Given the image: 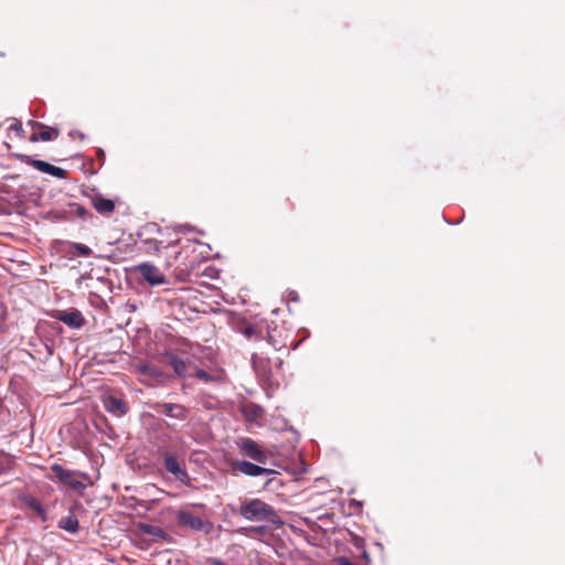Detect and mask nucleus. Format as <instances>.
Instances as JSON below:
<instances>
[{"label":"nucleus","instance_id":"13","mask_svg":"<svg viewBox=\"0 0 565 565\" xmlns=\"http://www.w3.org/2000/svg\"><path fill=\"white\" fill-rule=\"evenodd\" d=\"M104 406L108 413H110L117 417H121V416L126 415L128 412V407H127V404L125 403V401L121 398H118L116 396H111V395L107 396L104 399Z\"/></svg>","mask_w":565,"mask_h":565},{"label":"nucleus","instance_id":"5","mask_svg":"<svg viewBox=\"0 0 565 565\" xmlns=\"http://www.w3.org/2000/svg\"><path fill=\"white\" fill-rule=\"evenodd\" d=\"M239 452L254 460L257 463L266 465L268 461V455L259 447V445L252 438L244 437L236 443Z\"/></svg>","mask_w":565,"mask_h":565},{"label":"nucleus","instance_id":"29","mask_svg":"<svg viewBox=\"0 0 565 565\" xmlns=\"http://www.w3.org/2000/svg\"><path fill=\"white\" fill-rule=\"evenodd\" d=\"M210 563H211L212 565H226L224 562H222V561H221V559H218V558H211V559H210Z\"/></svg>","mask_w":565,"mask_h":565},{"label":"nucleus","instance_id":"23","mask_svg":"<svg viewBox=\"0 0 565 565\" xmlns=\"http://www.w3.org/2000/svg\"><path fill=\"white\" fill-rule=\"evenodd\" d=\"M74 212L76 213V215L81 218H86L88 215H90V213L82 205L79 204H74Z\"/></svg>","mask_w":565,"mask_h":565},{"label":"nucleus","instance_id":"17","mask_svg":"<svg viewBox=\"0 0 565 565\" xmlns=\"http://www.w3.org/2000/svg\"><path fill=\"white\" fill-rule=\"evenodd\" d=\"M137 370H138L139 374L147 376L149 379H152V380H159L163 376V372L159 367H157L152 364H148V363L140 364V365H138Z\"/></svg>","mask_w":565,"mask_h":565},{"label":"nucleus","instance_id":"33","mask_svg":"<svg viewBox=\"0 0 565 565\" xmlns=\"http://www.w3.org/2000/svg\"><path fill=\"white\" fill-rule=\"evenodd\" d=\"M3 321H4V319H3V318H0V333L4 332V324H3Z\"/></svg>","mask_w":565,"mask_h":565},{"label":"nucleus","instance_id":"1","mask_svg":"<svg viewBox=\"0 0 565 565\" xmlns=\"http://www.w3.org/2000/svg\"><path fill=\"white\" fill-rule=\"evenodd\" d=\"M232 469L248 477H266V481L263 486L265 490L277 491L284 486L282 481L278 478L280 473L277 470L247 460L234 461Z\"/></svg>","mask_w":565,"mask_h":565},{"label":"nucleus","instance_id":"19","mask_svg":"<svg viewBox=\"0 0 565 565\" xmlns=\"http://www.w3.org/2000/svg\"><path fill=\"white\" fill-rule=\"evenodd\" d=\"M153 235H162V230L157 223H148L137 233V236L141 241L146 237H152Z\"/></svg>","mask_w":565,"mask_h":565},{"label":"nucleus","instance_id":"18","mask_svg":"<svg viewBox=\"0 0 565 565\" xmlns=\"http://www.w3.org/2000/svg\"><path fill=\"white\" fill-rule=\"evenodd\" d=\"M60 320L72 328H79L82 326V317L78 311H65L60 317Z\"/></svg>","mask_w":565,"mask_h":565},{"label":"nucleus","instance_id":"11","mask_svg":"<svg viewBox=\"0 0 565 565\" xmlns=\"http://www.w3.org/2000/svg\"><path fill=\"white\" fill-rule=\"evenodd\" d=\"M157 412L167 417L184 420L186 418V408L180 404L162 403L157 405Z\"/></svg>","mask_w":565,"mask_h":565},{"label":"nucleus","instance_id":"20","mask_svg":"<svg viewBox=\"0 0 565 565\" xmlns=\"http://www.w3.org/2000/svg\"><path fill=\"white\" fill-rule=\"evenodd\" d=\"M143 532L149 534V535H152L154 537H158V539H162V540H167L169 537L168 533L162 530L161 527H157V526H153V525H145L142 527Z\"/></svg>","mask_w":565,"mask_h":565},{"label":"nucleus","instance_id":"27","mask_svg":"<svg viewBox=\"0 0 565 565\" xmlns=\"http://www.w3.org/2000/svg\"><path fill=\"white\" fill-rule=\"evenodd\" d=\"M339 565H353V563L347 557H340L338 559Z\"/></svg>","mask_w":565,"mask_h":565},{"label":"nucleus","instance_id":"6","mask_svg":"<svg viewBox=\"0 0 565 565\" xmlns=\"http://www.w3.org/2000/svg\"><path fill=\"white\" fill-rule=\"evenodd\" d=\"M177 521L180 525L190 527L194 531H201L209 534L213 530V523L204 521L188 510H180L177 514Z\"/></svg>","mask_w":565,"mask_h":565},{"label":"nucleus","instance_id":"9","mask_svg":"<svg viewBox=\"0 0 565 565\" xmlns=\"http://www.w3.org/2000/svg\"><path fill=\"white\" fill-rule=\"evenodd\" d=\"M29 125L31 126L32 130L30 141H51L60 136L58 129L46 126L42 122L30 120Z\"/></svg>","mask_w":565,"mask_h":565},{"label":"nucleus","instance_id":"32","mask_svg":"<svg viewBox=\"0 0 565 565\" xmlns=\"http://www.w3.org/2000/svg\"><path fill=\"white\" fill-rule=\"evenodd\" d=\"M351 507H361L362 503L360 501H356V500H352L351 503H350Z\"/></svg>","mask_w":565,"mask_h":565},{"label":"nucleus","instance_id":"2","mask_svg":"<svg viewBox=\"0 0 565 565\" xmlns=\"http://www.w3.org/2000/svg\"><path fill=\"white\" fill-rule=\"evenodd\" d=\"M239 514L245 520L260 522L273 520L276 515L274 508L260 499H250L245 501L239 508Z\"/></svg>","mask_w":565,"mask_h":565},{"label":"nucleus","instance_id":"22","mask_svg":"<svg viewBox=\"0 0 565 565\" xmlns=\"http://www.w3.org/2000/svg\"><path fill=\"white\" fill-rule=\"evenodd\" d=\"M194 376L200 381H203L204 383H211L215 380V377L212 374L201 369L195 370Z\"/></svg>","mask_w":565,"mask_h":565},{"label":"nucleus","instance_id":"3","mask_svg":"<svg viewBox=\"0 0 565 565\" xmlns=\"http://www.w3.org/2000/svg\"><path fill=\"white\" fill-rule=\"evenodd\" d=\"M51 471L61 483L68 486L74 490L82 491L86 488V484L83 481L76 479V476H79L87 480L88 475L85 472L67 470L60 463H53L51 466Z\"/></svg>","mask_w":565,"mask_h":565},{"label":"nucleus","instance_id":"30","mask_svg":"<svg viewBox=\"0 0 565 565\" xmlns=\"http://www.w3.org/2000/svg\"><path fill=\"white\" fill-rule=\"evenodd\" d=\"M10 129L11 130H18V131H21L22 130V127H21V124L20 122H15L13 125L10 126Z\"/></svg>","mask_w":565,"mask_h":565},{"label":"nucleus","instance_id":"12","mask_svg":"<svg viewBox=\"0 0 565 565\" xmlns=\"http://www.w3.org/2000/svg\"><path fill=\"white\" fill-rule=\"evenodd\" d=\"M166 358H167L168 364L173 369L177 376L182 377V379L190 376V374H189L190 364L189 363H186L184 360H182L181 358H179L177 354H174L172 352H167Z\"/></svg>","mask_w":565,"mask_h":565},{"label":"nucleus","instance_id":"7","mask_svg":"<svg viewBox=\"0 0 565 565\" xmlns=\"http://www.w3.org/2000/svg\"><path fill=\"white\" fill-rule=\"evenodd\" d=\"M135 271L152 287L166 285L168 282L164 274L153 264H139L135 267Z\"/></svg>","mask_w":565,"mask_h":565},{"label":"nucleus","instance_id":"31","mask_svg":"<svg viewBox=\"0 0 565 565\" xmlns=\"http://www.w3.org/2000/svg\"><path fill=\"white\" fill-rule=\"evenodd\" d=\"M289 297L294 301H298L299 300V296H298L297 291H290L289 292Z\"/></svg>","mask_w":565,"mask_h":565},{"label":"nucleus","instance_id":"26","mask_svg":"<svg viewBox=\"0 0 565 565\" xmlns=\"http://www.w3.org/2000/svg\"><path fill=\"white\" fill-rule=\"evenodd\" d=\"M190 230H192V228H191V226L189 224L177 225L174 227V232L175 233L186 232V231H190Z\"/></svg>","mask_w":565,"mask_h":565},{"label":"nucleus","instance_id":"14","mask_svg":"<svg viewBox=\"0 0 565 565\" xmlns=\"http://www.w3.org/2000/svg\"><path fill=\"white\" fill-rule=\"evenodd\" d=\"M141 242L147 246L146 250L148 253L158 254L163 248H169L171 246H174L179 242V239H171V241L164 242L162 239H157L154 237H146Z\"/></svg>","mask_w":565,"mask_h":565},{"label":"nucleus","instance_id":"25","mask_svg":"<svg viewBox=\"0 0 565 565\" xmlns=\"http://www.w3.org/2000/svg\"><path fill=\"white\" fill-rule=\"evenodd\" d=\"M243 334L248 338V339H252L255 334H256V330L254 327L252 326H248L246 327L244 330H243Z\"/></svg>","mask_w":565,"mask_h":565},{"label":"nucleus","instance_id":"21","mask_svg":"<svg viewBox=\"0 0 565 565\" xmlns=\"http://www.w3.org/2000/svg\"><path fill=\"white\" fill-rule=\"evenodd\" d=\"M71 246L81 256L88 257L93 254V250L85 244L74 242L71 243Z\"/></svg>","mask_w":565,"mask_h":565},{"label":"nucleus","instance_id":"15","mask_svg":"<svg viewBox=\"0 0 565 565\" xmlns=\"http://www.w3.org/2000/svg\"><path fill=\"white\" fill-rule=\"evenodd\" d=\"M57 526L71 534H75L79 530V522L74 514L70 513L68 515L61 518Z\"/></svg>","mask_w":565,"mask_h":565},{"label":"nucleus","instance_id":"24","mask_svg":"<svg viewBox=\"0 0 565 565\" xmlns=\"http://www.w3.org/2000/svg\"><path fill=\"white\" fill-rule=\"evenodd\" d=\"M94 164H95L94 160H89L87 162H84L83 163V172L84 173H90V174L96 173L97 170L94 168Z\"/></svg>","mask_w":565,"mask_h":565},{"label":"nucleus","instance_id":"16","mask_svg":"<svg viewBox=\"0 0 565 565\" xmlns=\"http://www.w3.org/2000/svg\"><path fill=\"white\" fill-rule=\"evenodd\" d=\"M244 416L249 420H256L263 418L265 411L262 406L255 403H248L243 407Z\"/></svg>","mask_w":565,"mask_h":565},{"label":"nucleus","instance_id":"8","mask_svg":"<svg viewBox=\"0 0 565 565\" xmlns=\"http://www.w3.org/2000/svg\"><path fill=\"white\" fill-rule=\"evenodd\" d=\"M83 193L99 214H110L115 211V202L104 198L95 189L84 190Z\"/></svg>","mask_w":565,"mask_h":565},{"label":"nucleus","instance_id":"28","mask_svg":"<svg viewBox=\"0 0 565 565\" xmlns=\"http://www.w3.org/2000/svg\"><path fill=\"white\" fill-rule=\"evenodd\" d=\"M97 159H98V161H99V163L102 166L104 163V160H105V152L102 149H99L97 151Z\"/></svg>","mask_w":565,"mask_h":565},{"label":"nucleus","instance_id":"10","mask_svg":"<svg viewBox=\"0 0 565 565\" xmlns=\"http://www.w3.org/2000/svg\"><path fill=\"white\" fill-rule=\"evenodd\" d=\"M23 160L28 164L35 168L38 171L45 173V174H50L52 177H65V174H66V171L64 169L55 167L49 162H45L42 160H35L28 156H24Z\"/></svg>","mask_w":565,"mask_h":565},{"label":"nucleus","instance_id":"4","mask_svg":"<svg viewBox=\"0 0 565 565\" xmlns=\"http://www.w3.org/2000/svg\"><path fill=\"white\" fill-rule=\"evenodd\" d=\"M163 467L182 484L189 486L191 483V478L188 473L185 463L179 460V458L174 454H163Z\"/></svg>","mask_w":565,"mask_h":565}]
</instances>
